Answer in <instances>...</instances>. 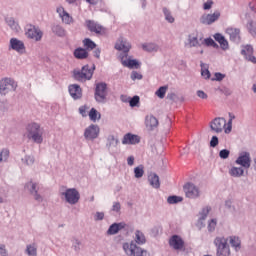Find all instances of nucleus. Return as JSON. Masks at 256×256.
<instances>
[{
    "label": "nucleus",
    "instance_id": "f257e3e1",
    "mask_svg": "<svg viewBox=\"0 0 256 256\" xmlns=\"http://www.w3.org/2000/svg\"><path fill=\"white\" fill-rule=\"evenodd\" d=\"M146 243L147 238L145 237V234L140 230H136L134 240L123 243L122 249L127 256H151L149 251L139 246L145 245Z\"/></svg>",
    "mask_w": 256,
    "mask_h": 256
},
{
    "label": "nucleus",
    "instance_id": "f03ea898",
    "mask_svg": "<svg viewBox=\"0 0 256 256\" xmlns=\"http://www.w3.org/2000/svg\"><path fill=\"white\" fill-rule=\"evenodd\" d=\"M115 49L117 51H122L119 54V59L124 67L129 69H139L141 64L135 59H127L129 57V51H131V43L127 39L120 37L115 44Z\"/></svg>",
    "mask_w": 256,
    "mask_h": 256
},
{
    "label": "nucleus",
    "instance_id": "7ed1b4c3",
    "mask_svg": "<svg viewBox=\"0 0 256 256\" xmlns=\"http://www.w3.org/2000/svg\"><path fill=\"white\" fill-rule=\"evenodd\" d=\"M93 73H95V64L92 66L86 64L81 69H74L72 77L75 81H78V83H86V81L93 79Z\"/></svg>",
    "mask_w": 256,
    "mask_h": 256
},
{
    "label": "nucleus",
    "instance_id": "20e7f679",
    "mask_svg": "<svg viewBox=\"0 0 256 256\" xmlns=\"http://www.w3.org/2000/svg\"><path fill=\"white\" fill-rule=\"evenodd\" d=\"M26 136L34 143L41 145V143H43V128H41L39 123H29L26 126Z\"/></svg>",
    "mask_w": 256,
    "mask_h": 256
},
{
    "label": "nucleus",
    "instance_id": "39448f33",
    "mask_svg": "<svg viewBox=\"0 0 256 256\" xmlns=\"http://www.w3.org/2000/svg\"><path fill=\"white\" fill-rule=\"evenodd\" d=\"M60 195L69 205H77L81 199V194H79V191L75 188H67L64 192H61Z\"/></svg>",
    "mask_w": 256,
    "mask_h": 256
},
{
    "label": "nucleus",
    "instance_id": "423d86ee",
    "mask_svg": "<svg viewBox=\"0 0 256 256\" xmlns=\"http://www.w3.org/2000/svg\"><path fill=\"white\" fill-rule=\"evenodd\" d=\"M107 95H108L107 83L105 82L97 83L94 90V99L96 103H106Z\"/></svg>",
    "mask_w": 256,
    "mask_h": 256
},
{
    "label": "nucleus",
    "instance_id": "0eeeda50",
    "mask_svg": "<svg viewBox=\"0 0 256 256\" xmlns=\"http://www.w3.org/2000/svg\"><path fill=\"white\" fill-rule=\"evenodd\" d=\"M214 244L217 247V256H229L231 255V250L227 244V239L225 237H217L214 240Z\"/></svg>",
    "mask_w": 256,
    "mask_h": 256
},
{
    "label": "nucleus",
    "instance_id": "6e6552de",
    "mask_svg": "<svg viewBox=\"0 0 256 256\" xmlns=\"http://www.w3.org/2000/svg\"><path fill=\"white\" fill-rule=\"evenodd\" d=\"M17 82L11 78H4L0 81V93L2 95H7V93H11V91H16Z\"/></svg>",
    "mask_w": 256,
    "mask_h": 256
},
{
    "label": "nucleus",
    "instance_id": "1a4fd4ad",
    "mask_svg": "<svg viewBox=\"0 0 256 256\" xmlns=\"http://www.w3.org/2000/svg\"><path fill=\"white\" fill-rule=\"evenodd\" d=\"M86 27L90 33H95L96 35H106L107 28L103 25L99 24V22H95V20H86Z\"/></svg>",
    "mask_w": 256,
    "mask_h": 256
},
{
    "label": "nucleus",
    "instance_id": "9d476101",
    "mask_svg": "<svg viewBox=\"0 0 256 256\" xmlns=\"http://www.w3.org/2000/svg\"><path fill=\"white\" fill-rule=\"evenodd\" d=\"M210 129L213 133H223L227 129V120L225 118H215L210 122Z\"/></svg>",
    "mask_w": 256,
    "mask_h": 256
},
{
    "label": "nucleus",
    "instance_id": "9b49d317",
    "mask_svg": "<svg viewBox=\"0 0 256 256\" xmlns=\"http://www.w3.org/2000/svg\"><path fill=\"white\" fill-rule=\"evenodd\" d=\"M99 133H101L99 126L97 124H91L84 130V138L87 141H95L99 137Z\"/></svg>",
    "mask_w": 256,
    "mask_h": 256
},
{
    "label": "nucleus",
    "instance_id": "f8f14e48",
    "mask_svg": "<svg viewBox=\"0 0 256 256\" xmlns=\"http://www.w3.org/2000/svg\"><path fill=\"white\" fill-rule=\"evenodd\" d=\"M26 37H28V39H33L34 41H41V39H43V31L34 25L29 24L26 26Z\"/></svg>",
    "mask_w": 256,
    "mask_h": 256
},
{
    "label": "nucleus",
    "instance_id": "ddd939ff",
    "mask_svg": "<svg viewBox=\"0 0 256 256\" xmlns=\"http://www.w3.org/2000/svg\"><path fill=\"white\" fill-rule=\"evenodd\" d=\"M184 193L188 199H197L200 195L199 187L195 184L188 182L183 187Z\"/></svg>",
    "mask_w": 256,
    "mask_h": 256
},
{
    "label": "nucleus",
    "instance_id": "4468645a",
    "mask_svg": "<svg viewBox=\"0 0 256 256\" xmlns=\"http://www.w3.org/2000/svg\"><path fill=\"white\" fill-rule=\"evenodd\" d=\"M169 246L175 251H183L185 249V240L177 234L172 235L169 239Z\"/></svg>",
    "mask_w": 256,
    "mask_h": 256
},
{
    "label": "nucleus",
    "instance_id": "2eb2a0df",
    "mask_svg": "<svg viewBox=\"0 0 256 256\" xmlns=\"http://www.w3.org/2000/svg\"><path fill=\"white\" fill-rule=\"evenodd\" d=\"M235 163L241 165L244 169H249L251 167V154L247 151L241 152Z\"/></svg>",
    "mask_w": 256,
    "mask_h": 256
},
{
    "label": "nucleus",
    "instance_id": "dca6fc26",
    "mask_svg": "<svg viewBox=\"0 0 256 256\" xmlns=\"http://www.w3.org/2000/svg\"><path fill=\"white\" fill-rule=\"evenodd\" d=\"M221 17V12L215 11L213 14H204L200 18V23L202 25H213L215 21H219V18Z\"/></svg>",
    "mask_w": 256,
    "mask_h": 256
},
{
    "label": "nucleus",
    "instance_id": "f3484780",
    "mask_svg": "<svg viewBox=\"0 0 256 256\" xmlns=\"http://www.w3.org/2000/svg\"><path fill=\"white\" fill-rule=\"evenodd\" d=\"M26 188L33 195L35 201H37L38 203H43V196L39 194V184L28 182L26 183Z\"/></svg>",
    "mask_w": 256,
    "mask_h": 256
},
{
    "label": "nucleus",
    "instance_id": "a211bd4d",
    "mask_svg": "<svg viewBox=\"0 0 256 256\" xmlns=\"http://www.w3.org/2000/svg\"><path fill=\"white\" fill-rule=\"evenodd\" d=\"M68 91L74 101H77L83 97V89L78 84H70L68 86Z\"/></svg>",
    "mask_w": 256,
    "mask_h": 256
},
{
    "label": "nucleus",
    "instance_id": "6ab92c4d",
    "mask_svg": "<svg viewBox=\"0 0 256 256\" xmlns=\"http://www.w3.org/2000/svg\"><path fill=\"white\" fill-rule=\"evenodd\" d=\"M226 33L229 35L230 41H232V43H241V30L239 28H227Z\"/></svg>",
    "mask_w": 256,
    "mask_h": 256
},
{
    "label": "nucleus",
    "instance_id": "aec40b11",
    "mask_svg": "<svg viewBox=\"0 0 256 256\" xmlns=\"http://www.w3.org/2000/svg\"><path fill=\"white\" fill-rule=\"evenodd\" d=\"M139 143H141V138L132 133H127L122 138V145H137Z\"/></svg>",
    "mask_w": 256,
    "mask_h": 256
},
{
    "label": "nucleus",
    "instance_id": "412c9836",
    "mask_svg": "<svg viewBox=\"0 0 256 256\" xmlns=\"http://www.w3.org/2000/svg\"><path fill=\"white\" fill-rule=\"evenodd\" d=\"M60 19H62V22L65 23V25H71L73 23V16H70L69 12L65 11V8L63 6H60L56 9Z\"/></svg>",
    "mask_w": 256,
    "mask_h": 256
},
{
    "label": "nucleus",
    "instance_id": "4be33fe9",
    "mask_svg": "<svg viewBox=\"0 0 256 256\" xmlns=\"http://www.w3.org/2000/svg\"><path fill=\"white\" fill-rule=\"evenodd\" d=\"M241 54L245 57L246 61L256 63V57L253 55V46L246 45L242 47Z\"/></svg>",
    "mask_w": 256,
    "mask_h": 256
},
{
    "label": "nucleus",
    "instance_id": "5701e85b",
    "mask_svg": "<svg viewBox=\"0 0 256 256\" xmlns=\"http://www.w3.org/2000/svg\"><path fill=\"white\" fill-rule=\"evenodd\" d=\"M145 125L148 131H154L159 126V120L153 115H147L145 117Z\"/></svg>",
    "mask_w": 256,
    "mask_h": 256
},
{
    "label": "nucleus",
    "instance_id": "b1692460",
    "mask_svg": "<svg viewBox=\"0 0 256 256\" xmlns=\"http://www.w3.org/2000/svg\"><path fill=\"white\" fill-rule=\"evenodd\" d=\"M10 47L17 53H23L25 51V43L17 38L10 39Z\"/></svg>",
    "mask_w": 256,
    "mask_h": 256
},
{
    "label": "nucleus",
    "instance_id": "393cba45",
    "mask_svg": "<svg viewBox=\"0 0 256 256\" xmlns=\"http://www.w3.org/2000/svg\"><path fill=\"white\" fill-rule=\"evenodd\" d=\"M51 31L56 37H67V30L61 24H52Z\"/></svg>",
    "mask_w": 256,
    "mask_h": 256
},
{
    "label": "nucleus",
    "instance_id": "a878e982",
    "mask_svg": "<svg viewBox=\"0 0 256 256\" xmlns=\"http://www.w3.org/2000/svg\"><path fill=\"white\" fill-rule=\"evenodd\" d=\"M125 223L120 222V223H113L110 225V227L107 230V235H117L118 232L121 231V229H125Z\"/></svg>",
    "mask_w": 256,
    "mask_h": 256
},
{
    "label": "nucleus",
    "instance_id": "bb28decb",
    "mask_svg": "<svg viewBox=\"0 0 256 256\" xmlns=\"http://www.w3.org/2000/svg\"><path fill=\"white\" fill-rule=\"evenodd\" d=\"M214 39L215 41H217V43H219L223 51H227V49H229V42L227 41V39H225V36H223L221 33H216L214 35Z\"/></svg>",
    "mask_w": 256,
    "mask_h": 256
},
{
    "label": "nucleus",
    "instance_id": "cd10ccee",
    "mask_svg": "<svg viewBox=\"0 0 256 256\" xmlns=\"http://www.w3.org/2000/svg\"><path fill=\"white\" fill-rule=\"evenodd\" d=\"M121 99L123 101V103H129L130 107H139V103L141 101V98H139V96H133L128 97V98H123V96H121Z\"/></svg>",
    "mask_w": 256,
    "mask_h": 256
},
{
    "label": "nucleus",
    "instance_id": "c85d7f7f",
    "mask_svg": "<svg viewBox=\"0 0 256 256\" xmlns=\"http://www.w3.org/2000/svg\"><path fill=\"white\" fill-rule=\"evenodd\" d=\"M75 59H87L89 57V52H87V49L84 48H76L73 53Z\"/></svg>",
    "mask_w": 256,
    "mask_h": 256
},
{
    "label": "nucleus",
    "instance_id": "c756f323",
    "mask_svg": "<svg viewBox=\"0 0 256 256\" xmlns=\"http://www.w3.org/2000/svg\"><path fill=\"white\" fill-rule=\"evenodd\" d=\"M148 181H149L151 187H153V189H159V187H161V182L159 181V176L155 173L149 175Z\"/></svg>",
    "mask_w": 256,
    "mask_h": 256
},
{
    "label": "nucleus",
    "instance_id": "7c9ffc66",
    "mask_svg": "<svg viewBox=\"0 0 256 256\" xmlns=\"http://www.w3.org/2000/svg\"><path fill=\"white\" fill-rule=\"evenodd\" d=\"M5 22L8 27L12 29V31H19L21 29V27L19 26V22H17V20H15V18L13 17H6Z\"/></svg>",
    "mask_w": 256,
    "mask_h": 256
},
{
    "label": "nucleus",
    "instance_id": "2f4dec72",
    "mask_svg": "<svg viewBox=\"0 0 256 256\" xmlns=\"http://www.w3.org/2000/svg\"><path fill=\"white\" fill-rule=\"evenodd\" d=\"M142 49L148 53H153L159 51V45L156 43H144L142 44Z\"/></svg>",
    "mask_w": 256,
    "mask_h": 256
},
{
    "label": "nucleus",
    "instance_id": "473e14b6",
    "mask_svg": "<svg viewBox=\"0 0 256 256\" xmlns=\"http://www.w3.org/2000/svg\"><path fill=\"white\" fill-rule=\"evenodd\" d=\"M244 173H245V170L243 169V167H235V166H233L229 170V175L231 177H243Z\"/></svg>",
    "mask_w": 256,
    "mask_h": 256
},
{
    "label": "nucleus",
    "instance_id": "72a5a7b5",
    "mask_svg": "<svg viewBox=\"0 0 256 256\" xmlns=\"http://www.w3.org/2000/svg\"><path fill=\"white\" fill-rule=\"evenodd\" d=\"M200 66H201V76L204 79H211V72L209 71V66L203 62H201Z\"/></svg>",
    "mask_w": 256,
    "mask_h": 256
},
{
    "label": "nucleus",
    "instance_id": "f704fd0d",
    "mask_svg": "<svg viewBox=\"0 0 256 256\" xmlns=\"http://www.w3.org/2000/svg\"><path fill=\"white\" fill-rule=\"evenodd\" d=\"M230 245L234 247L235 251H239L241 249V239L237 236L230 237Z\"/></svg>",
    "mask_w": 256,
    "mask_h": 256
},
{
    "label": "nucleus",
    "instance_id": "c9c22d12",
    "mask_svg": "<svg viewBox=\"0 0 256 256\" xmlns=\"http://www.w3.org/2000/svg\"><path fill=\"white\" fill-rule=\"evenodd\" d=\"M83 45H84L86 51H93V49H95L97 47V44H95L93 42V40H91V38H85L83 40Z\"/></svg>",
    "mask_w": 256,
    "mask_h": 256
},
{
    "label": "nucleus",
    "instance_id": "e433bc0d",
    "mask_svg": "<svg viewBox=\"0 0 256 256\" xmlns=\"http://www.w3.org/2000/svg\"><path fill=\"white\" fill-rule=\"evenodd\" d=\"M211 211V207L210 206H206L204 207L201 212H200V221H202V227H205V223H203L205 221V219H207V216L209 215Z\"/></svg>",
    "mask_w": 256,
    "mask_h": 256
},
{
    "label": "nucleus",
    "instance_id": "4c0bfd02",
    "mask_svg": "<svg viewBox=\"0 0 256 256\" xmlns=\"http://www.w3.org/2000/svg\"><path fill=\"white\" fill-rule=\"evenodd\" d=\"M88 116H89L90 121H93V123H95V121H97V119H101V113H99V111H97V109H95V108H91Z\"/></svg>",
    "mask_w": 256,
    "mask_h": 256
},
{
    "label": "nucleus",
    "instance_id": "58836bf2",
    "mask_svg": "<svg viewBox=\"0 0 256 256\" xmlns=\"http://www.w3.org/2000/svg\"><path fill=\"white\" fill-rule=\"evenodd\" d=\"M188 45L189 47H200L199 38L197 36H193L192 34L188 35Z\"/></svg>",
    "mask_w": 256,
    "mask_h": 256
},
{
    "label": "nucleus",
    "instance_id": "ea45409f",
    "mask_svg": "<svg viewBox=\"0 0 256 256\" xmlns=\"http://www.w3.org/2000/svg\"><path fill=\"white\" fill-rule=\"evenodd\" d=\"M233 119H235V115L229 113V120L227 122V126L224 130V133H226V135H229V133H231L232 129H233Z\"/></svg>",
    "mask_w": 256,
    "mask_h": 256
},
{
    "label": "nucleus",
    "instance_id": "a19ab883",
    "mask_svg": "<svg viewBox=\"0 0 256 256\" xmlns=\"http://www.w3.org/2000/svg\"><path fill=\"white\" fill-rule=\"evenodd\" d=\"M247 30L248 32L250 33V35L252 37H256V22L253 21V20H250L248 23H247Z\"/></svg>",
    "mask_w": 256,
    "mask_h": 256
},
{
    "label": "nucleus",
    "instance_id": "79ce46f5",
    "mask_svg": "<svg viewBox=\"0 0 256 256\" xmlns=\"http://www.w3.org/2000/svg\"><path fill=\"white\" fill-rule=\"evenodd\" d=\"M181 201H183V197L181 196L172 195L167 198V203L169 205H177V203H181Z\"/></svg>",
    "mask_w": 256,
    "mask_h": 256
},
{
    "label": "nucleus",
    "instance_id": "37998d69",
    "mask_svg": "<svg viewBox=\"0 0 256 256\" xmlns=\"http://www.w3.org/2000/svg\"><path fill=\"white\" fill-rule=\"evenodd\" d=\"M107 147L108 149H111V147H117L118 143H119V139L115 138L114 135H109L107 138Z\"/></svg>",
    "mask_w": 256,
    "mask_h": 256
},
{
    "label": "nucleus",
    "instance_id": "c03bdc74",
    "mask_svg": "<svg viewBox=\"0 0 256 256\" xmlns=\"http://www.w3.org/2000/svg\"><path fill=\"white\" fill-rule=\"evenodd\" d=\"M26 253L29 256H37V245L29 244L26 246Z\"/></svg>",
    "mask_w": 256,
    "mask_h": 256
},
{
    "label": "nucleus",
    "instance_id": "a18cd8bd",
    "mask_svg": "<svg viewBox=\"0 0 256 256\" xmlns=\"http://www.w3.org/2000/svg\"><path fill=\"white\" fill-rule=\"evenodd\" d=\"M134 175L136 179H141V177L145 175V170L143 168V165H139L138 167L134 168Z\"/></svg>",
    "mask_w": 256,
    "mask_h": 256
},
{
    "label": "nucleus",
    "instance_id": "49530a36",
    "mask_svg": "<svg viewBox=\"0 0 256 256\" xmlns=\"http://www.w3.org/2000/svg\"><path fill=\"white\" fill-rule=\"evenodd\" d=\"M167 86H161L156 92L155 95L159 97V99H165V94L167 93Z\"/></svg>",
    "mask_w": 256,
    "mask_h": 256
},
{
    "label": "nucleus",
    "instance_id": "de8ad7c7",
    "mask_svg": "<svg viewBox=\"0 0 256 256\" xmlns=\"http://www.w3.org/2000/svg\"><path fill=\"white\" fill-rule=\"evenodd\" d=\"M202 45H206V47H214V49H217L219 45L215 43V40L213 38H206L202 41Z\"/></svg>",
    "mask_w": 256,
    "mask_h": 256
},
{
    "label": "nucleus",
    "instance_id": "09e8293b",
    "mask_svg": "<svg viewBox=\"0 0 256 256\" xmlns=\"http://www.w3.org/2000/svg\"><path fill=\"white\" fill-rule=\"evenodd\" d=\"M163 13L168 23H175V18L171 15V11L169 9L163 8Z\"/></svg>",
    "mask_w": 256,
    "mask_h": 256
},
{
    "label": "nucleus",
    "instance_id": "8fccbe9b",
    "mask_svg": "<svg viewBox=\"0 0 256 256\" xmlns=\"http://www.w3.org/2000/svg\"><path fill=\"white\" fill-rule=\"evenodd\" d=\"M71 242H72V249H74V251L76 253H79V251H81V242H80V240L77 239V238H72Z\"/></svg>",
    "mask_w": 256,
    "mask_h": 256
},
{
    "label": "nucleus",
    "instance_id": "3c124183",
    "mask_svg": "<svg viewBox=\"0 0 256 256\" xmlns=\"http://www.w3.org/2000/svg\"><path fill=\"white\" fill-rule=\"evenodd\" d=\"M217 228V219L212 218L209 222H208V231L209 233H213V231H215V229Z\"/></svg>",
    "mask_w": 256,
    "mask_h": 256
},
{
    "label": "nucleus",
    "instance_id": "603ef678",
    "mask_svg": "<svg viewBox=\"0 0 256 256\" xmlns=\"http://www.w3.org/2000/svg\"><path fill=\"white\" fill-rule=\"evenodd\" d=\"M7 159H9V150L3 149L0 152V163H2V161H7Z\"/></svg>",
    "mask_w": 256,
    "mask_h": 256
},
{
    "label": "nucleus",
    "instance_id": "864d4df0",
    "mask_svg": "<svg viewBox=\"0 0 256 256\" xmlns=\"http://www.w3.org/2000/svg\"><path fill=\"white\" fill-rule=\"evenodd\" d=\"M22 162H24L25 165H33V163H35V157L26 155L22 158Z\"/></svg>",
    "mask_w": 256,
    "mask_h": 256
},
{
    "label": "nucleus",
    "instance_id": "5fc2aeb1",
    "mask_svg": "<svg viewBox=\"0 0 256 256\" xmlns=\"http://www.w3.org/2000/svg\"><path fill=\"white\" fill-rule=\"evenodd\" d=\"M230 151L228 149H223L219 152V157L221 159H228L229 158V155H230Z\"/></svg>",
    "mask_w": 256,
    "mask_h": 256
},
{
    "label": "nucleus",
    "instance_id": "6e6d98bb",
    "mask_svg": "<svg viewBox=\"0 0 256 256\" xmlns=\"http://www.w3.org/2000/svg\"><path fill=\"white\" fill-rule=\"evenodd\" d=\"M111 211H114V213H121V203L114 202Z\"/></svg>",
    "mask_w": 256,
    "mask_h": 256
},
{
    "label": "nucleus",
    "instance_id": "4d7b16f0",
    "mask_svg": "<svg viewBox=\"0 0 256 256\" xmlns=\"http://www.w3.org/2000/svg\"><path fill=\"white\" fill-rule=\"evenodd\" d=\"M89 109V106L83 105L79 107V113L82 115V117H87V110Z\"/></svg>",
    "mask_w": 256,
    "mask_h": 256
},
{
    "label": "nucleus",
    "instance_id": "13d9d810",
    "mask_svg": "<svg viewBox=\"0 0 256 256\" xmlns=\"http://www.w3.org/2000/svg\"><path fill=\"white\" fill-rule=\"evenodd\" d=\"M131 79H132V81H135V80H141V79H143V75H141L139 72H137V71H133L132 73H131Z\"/></svg>",
    "mask_w": 256,
    "mask_h": 256
},
{
    "label": "nucleus",
    "instance_id": "bf43d9fd",
    "mask_svg": "<svg viewBox=\"0 0 256 256\" xmlns=\"http://www.w3.org/2000/svg\"><path fill=\"white\" fill-rule=\"evenodd\" d=\"M217 145H219V138L217 136H212L210 140V147L215 148Z\"/></svg>",
    "mask_w": 256,
    "mask_h": 256
},
{
    "label": "nucleus",
    "instance_id": "052dcab7",
    "mask_svg": "<svg viewBox=\"0 0 256 256\" xmlns=\"http://www.w3.org/2000/svg\"><path fill=\"white\" fill-rule=\"evenodd\" d=\"M214 79H212L213 81H223L225 79V74L220 73V72H216L214 74Z\"/></svg>",
    "mask_w": 256,
    "mask_h": 256
},
{
    "label": "nucleus",
    "instance_id": "680f3d73",
    "mask_svg": "<svg viewBox=\"0 0 256 256\" xmlns=\"http://www.w3.org/2000/svg\"><path fill=\"white\" fill-rule=\"evenodd\" d=\"M105 219V213L103 212H96L94 216V221H103Z\"/></svg>",
    "mask_w": 256,
    "mask_h": 256
},
{
    "label": "nucleus",
    "instance_id": "e2e57ef3",
    "mask_svg": "<svg viewBox=\"0 0 256 256\" xmlns=\"http://www.w3.org/2000/svg\"><path fill=\"white\" fill-rule=\"evenodd\" d=\"M213 7V0H207L204 5H203V9L205 11H209V9H211Z\"/></svg>",
    "mask_w": 256,
    "mask_h": 256
},
{
    "label": "nucleus",
    "instance_id": "0e129e2a",
    "mask_svg": "<svg viewBox=\"0 0 256 256\" xmlns=\"http://www.w3.org/2000/svg\"><path fill=\"white\" fill-rule=\"evenodd\" d=\"M248 7L253 13H256V0H252L249 2Z\"/></svg>",
    "mask_w": 256,
    "mask_h": 256
},
{
    "label": "nucleus",
    "instance_id": "69168bd1",
    "mask_svg": "<svg viewBox=\"0 0 256 256\" xmlns=\"http://www.w3.org/2000/svg\"><path fill=\"white\" fill-rule=\"evenodd\" d=\"M0 255L1 256H9V255H7V249L5 248L4 244H0Z\"/></svg>",
    "mask_w": 256,
    "mask_h": 256
},
{
    "label": "nucleus",
    "instance_id": "338daca9",
    "mask_svg": "<svg viewBox=\"0 0 256 256\" xmlns=\"http://www.w3.org/2000/svg\"><path fill=\"white\" fill-rule=\"evenodd\" d=\"M197 95L200 97V99H207V93H205L203 90H198Z\"/></svg>",
    "mask_w": 256,
    "mask_h": 256
},
{
    "label": "nucleus",
    "instance_id": "774afa93",
    "mask_svg": "<svg viewBox=\"0 0 256 256\" xmlns=\"http://www.w3.org/2000/svg\"><path fill=\"white\" fill-rule=\"evenodd\" d=\"M93 56L96 57V59H100V57H101V49L96 48V49L93 51Z\"/></svg>",
    "mask_w": 256,
    "mask_h": 256
}]
</instances>
